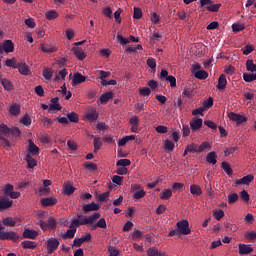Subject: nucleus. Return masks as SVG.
I'll return each instance as SVG.
<instances>
[{
	"label": "nucleus",
	"instance_id": "nucleus-9",
	"mask_svg": "<svg viewBox=\"0 0 256 256\" xmlns=\"http://www.w3.org/2000/svg\"><path fill=\"white\" fill-rule=\"evenodd\" d=\"M13 206V200L7 199L6 196L0 198V211H5Z\"/></svg>",
	"mask_w": 256,
	"mask_h": 256
},
{
	"label": "nucleus",
	"instance_id": "nucleus-14",
	"mask_svg": "<svg viewBox=\"0 0 256 256\" xmlns=\"http://www.w3.org/2000/svg\"><path fill=\"white\" fill-rule=\"evenodd\" d=\"M53 205H57V199L53 197L43 198L41 200L42 207H53Z\"/></svg>",
	"mask_w": 256,
	"mask_h": 256
},
{
	"label": "nucleus",
	"instance_id": "nucleus-15",
	"mask_svg": "<svg viewBox=\"0 0 256 256\" xmlns=\"http://www.w3.org/2000/svg\"><path fill=\"white\" fill-rule=\"evenodd\" d=\"M226 87H227V76H225V74H221L220 77L218 78L217 89H219V91H223Z\"/></svg>",
	"mask_w": 256,
	"mask_h": 256
},
{
	"label": "nucleus",
	"instance_id": "nucleus-53",
	"mask_svg": "<svg viewBox=\"0 0 256 256\" xmlns=\"http://www.w3.org/2000/svg\"><path fill=\"white\" fill-rule=\"evenodd\" d=\"M245 29V24H233L232 30L234 33H239V31H243Z\"/></svg>",
	"mask_w": 256,
	"mask_h": 256
},
{
	"label": "nucleus",
	"instance_id": "nucleus-5",
	"mask_svg": "<svg viewBox=\"0 0 256 256\" xmlns=\"http://www.w3.org/2000/svg\"><path fill=\"white\" fill-rule=\"evenodd\" d=\"M19 235L14 231H2L0 232V241H17Z\"/></svg>",
	"mask_w": 256,
	"mask_h": 256
},
{
	"label": "nucleus",
	"instance_id": "nucleus-44",
	"mask_svg": "<svg viewBox=\"0 0 256 256\" xmlns=\"http://www.w3.org/2000/svg\"><path fill=\"white\" fill-rule=\"evenodd\" d=\"M109 197H111V192L106 191V192L99 195V201L107 203V201H109Z\"/></svg>",
	"mask_w": 256,
	"mask_h": 256
},
{
	"label": "nucleus",
	"instance_id": "nucleus-24",
	"mask_svg": "<svg viewBox=\"0 0 256 256\" xmlns=\"http://www.w3.org/2000/svg\"><path fill=\"white\" fill-rule=\"evenodd\" d=\"M173 197V191L171 189H164L160 194V199L167 201Z\"/></svg>",
	"mask_w": 256,
	"mask_h": 256
},
{
	"label": "nucleus",
	"instance_id": "nucleus-34",
	"mask_svg": "<svg viewBox=\"0 0 256 256\" xmlns=\"http://www.w3.org/2000/svg\"><path fill=\"white\" fill-rule=\"evenodd\" d=\"M45 17L46 19H48V21H53L54 19H57V17H59V14L55 10H50L46 12Z\"/></svg>",
	"mask_w": 256,
	"mask_h": 256
},
{
	"label": "nucleus",
	"instance_id": "nucleus-25",
	"mask_svg": "<svg viewBox=\"0 0 256 256\" xmlns=\"http://www.w3.org/2000/svg\"><path fill=\"white\" fill-rule=\"evenodd\" d=\"M190 193L199 197V195H203V190L198 185L193 184L190 186Z\"/></svg>",
	"mask_w": 256,
	"mask_h": 256
},
{
	"label": "nucleus",
	"instance_id": "nucleus-62",
	"mask_svg": "<svg viewBox=\"0 0 256 256\" xmlns=\"http://www.w3.org/2000/svg\"><path fill=\"white\" fill-rule=\"evenodd\" d=\"M209 147H211V145L209 144V142H203V143L198 147V153H203V151H205V149H209Z\"/></svg>",
	"mask_w": 256,
	"mask_h": 256
},
{
	"label": "nucleus",
	"instance_id": "nucleus-37",
	"mask_svg": "<svg viewBox=\"0 0 256 256\" xmlns=\"http://www.w3.org/2000/svg\"><path fill=\"white\" fill-rule=\"evenodd\" d=\"M164 149L166 151H168L169 153H171L174 149H175V143H173V141L171 140H166L164 143Z\"/></svg>",
	"mask_w": 256,
	"mask_h": 256
},
{
	"label": "nucleus",
	"instance_id": "nucleus-52",
	"mask_svg": "<svg viewBox=\"0 0 256 256\" xmlns=\"http://www.w3.org/2000/svg\"><path fill=\"white\" fill-rule=\"evenodd\" d=\"M34 91L38 97H45V90L43 89V86H36Z\"/></svg>",
	"mask_w": 256,
	"mask_h": 256
},
{
	"label": "nucleus",
	"instance_id": "nucleus-31",
	"mask_svg": "<svg viewBox=\"0 0 256 256\" xmlns=\"http://www.w3.org/2000/svg\"><path fill=\"white\" fill-rule=\"evenodd\" d=\"M194 77H196V79H207V77H209V73H207V71L205 70H198L197 72L194 73Z\"/></svg>",
	"mask_w": 256,
	"mask_h": 256
},
{
	"label": "nucleus",
	"instance_id": "nucleus-12",
	"mask_svg": "<svg viewBox=\"0 0 256 256\" xmlns=\"http://www.w3.org/2000/svg\"><path fill=\"white\" fill-rule=\"evenodd\" d=\"M238 250L239 255H249L253 253V248L247 244H239Z\"/></svg>",
	"mask_w": 256,
	"mask_h": 256
},
{
	"label": "nucleus",
	"instance_id": "nucleus-29",
	"mask_svg": "<svg viewBox=\"0 0 256 256\" xmlns=\"http://www.w3.org/2000/svg\"><path fill=\"white\" fill-rule=\"evenodd\" d=\"M3 225L6 227H15L17 225V221H15L12 217H7L2 220Z\"/></svg>",
	"mask_w": 256,
	"mask_h": 256
},
{
	"label": "nucleus",
	"instance_id": "nucleus-49",
	"mask_svg": "<svg viewBox=\"0 0 256 256\" xmlns=\"http://www.w3.org/2000/svg\"><path fill=\"white\" fill-rule=\"evenodd\" d=\"M146 63L150 69H153L154 71L157 69V61L155 58H148Z\"/></svg>",
	"mask_w": 256,
	"mask_h": 256
},
{
	"label": "nucleus",
	"instance_id": "nucleus-10",
	"mask_svg": "<svg viewBox=\"0 0 256 256\" xmlns=\"http://www.w3.org/2000/svg\"><path fill=\"white\" fill-rule=\"evenodd\" d=\"M86 119L90 121V123H93L99 119V113L97 112L96 109H90L85 115Z\"/></svg>",
	"mask_w": 256,
	"mask_h": 256
},
{
	"label": "nucleus",
	"instance_id": "nucleus-16",
	"mask_svg": "<svg viewBox=\"0 0 256 256\" xmlns=\"http://www.w3.org/2000/svg\"><path fill=\"white\" fill-rule=\"evenodd\" d=\"M253 179H255V176L253 175H246L242 177L241 179L236 181V185H249V183H252Z\"/></svg>",
	"mask_w": 256,
	"mask_h": 256
},
{
	"label": "nucleus",
	"instance_id": "nucleus-47",
	"mask_svg": "<svg viewBox=\"0 0 256 256\" xmlns=\"http://www.w3.org/2000/svg\"><path fill=\"white\" fill-rule=\"evenodd\" d=\"M10 135H12V137H21V130L18 127H12L10 128Z\"/></svg>",
	"mask_w": 256,
	"mask_h": 256
},
{
	"label": "nucleus",
	"instance_id": "nucleus-58",
	"mask_svg": "<svg viewBox=\"0 0 256 256\" xmlns=\"http://www.w3.org/2000/svg\"><path fill=\"white\" fill-rule=\"evenodd\" d=\"M147 255L148 256H158L159 250L156 247H151L147 250Z\"/></svg>",
	"mask_w": 256,
	"mask_h": 256
},
{
	"label": "nucleus",
	"instance_id": "nucleus-22",
	"mask_svg": "<svg viewBox=\"0 0 256 256\" xmlns=\"http://www.w3.org/2000/svg\"><path fill=\"white\" fill-rule=\"evenodd\" d=\"M25 159L28 165V169H34V167H37V160H35L31 154H27Z\"/></svg>",
	"mask_w": 256,
	"mask_h": 256
},
{
	"label": "nucleus",
	"instance_id": "nucleus-63",
	"mask_svg": "<svg viewBox=\"0 0 256 256\" xmlns=\"http://www.w3.org/2000/svg\"><path fill=\"white\" fill-rule=\"evenodd\" d=\"M245 239H248V241L255 240L256 239V232L255 231L247 232L245 234Z\"/></svg>",
	"mask_w": 256,
	"mask_h": 256
},
{
	"label": "nucleus",
	"instance_id": "nucleus-26",
	"mask_svg": "<svg viewBox=\"0 0 256 256\" xmlns=\"http://www.w3.org/2000/svg\"><path fill=\"white\" fill-rule=\"evenodd\" d=\"M1 85L6 91H13V82L10 80L3 78L1 80Z\"/></svg>",
	"mask_w": 256,
	"mask_h": 256
},
{
	"label": "nucleus",
	"instance_id": "nucleus-51",
	"mask_svg": "<svg viewBox=\"0 0 256 256\" xmlns=\"http://www.w3.org/2000/svg\"><path fill=\"white\" fill-rule=\"evenodd\" d=\"M20 123H22V125H25L26 127H29V125H31V117L25 114L20 120Z\"/></svg>",
	"mask_w": 256,
	"mask_h": 256
},
{
	"label": "nucleus",
	"instance_id": "nucleus-4",
	"mask_svg": "<svg viewBox=\"0 0 256 256\" xmlns=\"http://www.w3.org/2000/svg\"><path fill=\"white\" fill-rule=\"evenodd\" d=\"M15 51V44L11 40H5L4 42L0 43V54L3 53H13Z\"/></svg>",
	"mask_w": 256,
	"mask_h": 256
},
{
	"label": "nucleus",
	"instance_id": "nucleus-48",
	"mask_svg": "<svg viewBox=\"0 0 256 256\" xmlns=\"http://www.w3.org/2000/svg\"><path fill=\"white\" fill-rule=\"evenodd\" d=\"M222 169H224L227 175H233V169H231V166L229 165V163L222 162Z\"/></svg>",
	"mask_w": 256,
	"mask_h": 256
},
{
	"label": "nucleus",
	"instance_id": "nucleus-38",
	"mask_svg": "<svg viewBox=\"0 0 256 256\" xmlns=\"http://www.w3.org/2000/svg\"><path fill=\"white\" fill-rule=\"evenodd\" d=\"M243 79L246 83H253V81H256V74L244 73Z\"/></svg>",
	"mask_w": 256,
	"mask_h": 256
},
{
	"label": "nucleus",
	"instance_id": "nucleus-39",
	"mask_svg": "<svg viewBox=\"0 0 256 256\" xmlns=\"http://www.w3.org/2000/svg\"><path fill=\"white\" fill-rule=\"evenodd\" d=\"M213 216L217 221H221L223 217H225V212L220 209V210H213Z\"/></svg>",
	"mask_w": 256,
	"mask_h": 256
},
{
	"label": "nucleus",
	"instance_id": "nucleus-8",
	"mask_svg": "<svg viewBox=\"0 0 256 256\" xmlns=\"http://www.w3.org/2000/svg\"><path fill=\"white\" fill-rule=\"evenodd\" d=\"M17 69L20 75H25L26 77L28 75H31V70L29 69V65H27V63L25 62H19Z\"/></svg>",
	"mask_w": 256,
	"mask_h": 256
},
{
	"label": "nucleus",
	"instance_id": "nucleus-23",
	"mask_svg": "<svg viewBox=\"0 0 256 256\" xmlns=\"http://www.w3.org/2000/svg\"><path fill=\"white\" fill-rule=\"evenodd\" d=\"M28 152L30 155H39V148L31 140L29 141Z\"/></svg>",
	"mask_w": 256,
	"mask_h": 256
},
{
	"label": "nucleus",
	"instance_id": "nucleus-1",
	"mask_svg": "<svg viewBox=\"0 0 256 256\" xmlns=\"http://www.w3.org/2000/svg\"><path fill=\"white\" fill-rule=\"evenodd\" d=\"M101 217V213L95 212L90 216H85L81 213L77 214V218H74L70 223V229L66 231V233L62 234V239H73L75 234L77 233V227H81L83 225H93L97 219Z\"/></svg>",
	"mask_w": 256,
	"mask_h": 256
},
{
	"label": "nucleus",
	"instance_id": "nucleus-64",
	"mask_svg": "<svg viewBox=\"0 0 256 256\" xmlns=\"http://www.w3.org/2000/svg\"><path fill=\"white\" fill-rule=\"evenodd\" d=\"M167 131H169V128H167V126L159 125L156 127L157 133L165 134V133H167Z\"/></svg>",
	"mask_w": 256,
	"mask_h": 256
},
{
	"label": "nucleus",
	"instance_id": "nucleus-50",
	"mask_svg": "<svg viewBox=\"0 0 256 256\" xmlns=\"http://www.w3.org/2000/svg\"><path fill=\"white\" fill-rule=\"evenodd\" d=\"M103 145V142H101V138H95L94 139V153H97L99 149H101V146Z\"/></svg>",
	"mask_w": 256,
	"mask_h": 256
},
{
	"label": "nucleus",
	"instance_id": "nucleus-30",
	"mask_svg": "<svg viewBox=\"0 0 256 256\" xmlns=\"http://www.w3.org/2000/svg\"><path fill=\"white\" fill-rule=\"evenodd\" d=\"M42 75L46 81H51L53 78V69L51 68H45L42 72Z\"/></svg>",
	"mask_w": 256,
	"mask_h": 256
},
{
	"label": "nucleus",
	"instance_id": "nucleus-2",
	"mask_svg": "<svg viewBox=\"0 0 256 256\" xmlns=\"http://www.w3.org/2000/svg\"><path fill=\"white\" fill-rule=\"evenodd\" d=\"M176 227L180 235H191V228L188 220H181L176 223Z\"/></svg>",
	"mask_w": 256,
	"mask_h": 256
},
{
	"label": "nucleus",
	"instance_id": "nucleus-59",
	"mask_svg": "<svg viewBox=\"0 0 256 256\" xmlns=\"http://www.w3.org/2000/svg\"><path fill=\"white\" fill-rule=\"evenodd\" d=\"M49 229H55L57 227V220L55 218L50 217L47 221Z\"/></svg>",
	"mask_w": 256,
	"mask_h": 256
},
{
	"label": "nucleus",
	"instance_id": "nucleus-46",
	"mask_svg": "<svg viewBox=\"0 0 256 256\" xmlns=\"http://www.w3.org/2000/svg\"><path fill=\"white\" fill-rule=\"evenodd\" d=\"M141 17H143V10H141L139 7H134L133 18L141 19Z\"/></svg>",
	"mask_w": 256,
	"mask_h": 256
},
{
	"label": "nucleus",
	"instance_id": "nucleus-36",
	"mask_svg": "<svg viewBox=\"0 0 256 256\" xmlns=\"http://www.w3.org/2000/svg\"><path fill=\"white\" fill-rule=\"evenodd\" d=\"M246 69L247 71H250V73H256V64L253 62V60L246 61Z\"/></svg>",
	"mask_w": 256,
	"mask_h": 256
},
{
	"label": "nucleus",
	"instance_id": "nucleus-20",
	"mask_svg": "<svg viewBox=\"0 0 256 256\" xmlns=\"http://www.w3.org/2000/svg\"><path fill=\"white\" fill-rule=\"evenodd\" d=\"M113 97V92H106L100 96L101 105H107L109 100Z\"/></svg>",
	"mask_w": 256,
	"mask_h": 256
},
{
	"label": "nucleus",
	"instance_id": "nucleus-56",
	"mask_svg": "<svg viewBox=\"0 0 256 256\" xmlns=\"http://www.w3.org/2000/svg\"><path fill=\"white\" fill-rule=\"evenodd\" d=\"M240 198L242 199V201H245L246 203H248L250 199L249 192H247L246 190H242L240 192Z\"/></svg>",
	"mask_w": 256,
	"mask_h": 256
},
{
	"label": "nucleus",
	"instance_id": "nucleus-40",
	"mask_svg": "<svg viewBox=\"0 0 256 256\" xmlns=\"http://www.w3.org/2000/svg\"><path fill=\"white\" fill-rule=\"evenodd\" d=\"M236 201H239V194L238 193H231V194L228 195L229 205H233V203H236Z\"/></svg>",
	"mask_w": 256,
	"mask_h": 256
},
{
	"label": "nucleus",
	"instance_id": "nucleus-61",
	"mask_svg": "<svg viewBox=\"0 0 256 256\" xmlns=\"http://www.w3.org/2000/svg\"><path fill=\"white\" fill-rule=\"evenodd\" d=\"M204 125H206V127H209V129H213L214 131L217 130V124H215V122L211 120H205Z\"/></svg>",
	"mask_w": 256,
	"mask_h": 256
},
{
	"label": "nucleus",
	"instance_id": "nucleus-18",
	"mask_svg": "<svg viewBox=\"0 0 256 256\" xmlns=\"http://www.w3.org/2000/svg\"><path fill=\"white\" fill-rule=\"evenodd\" d=\"M41 51L43 53H56L57 47L49 45V44H41Z\"/></svg>",
	"mask_w": 256,
	"mask_h": 256
},
{
	"label": "nucleus",
	"instance_id": "nucleus-35",
	"mask_svg": "<svg viewBox=\"0 0 256 256\" xmlns=\"http://www.w3.org/2000/svg\"><path fill=\"white\" fill-rule=\"evenodd\" d=\"M67 119L70 123H79V115H77L75 112L68 113Z\"/></svg>",
	"mask_w": 256,
	"mask_h": 256
},
{
	"label": "nucleus",
	"instance_id": "nucleus-21",
	"mask_svg": "<svg viewBox=\"0 0 256 256\" xmlns=\"http://www.w3.org/2000/svg\"><path fill=\"white\" fill-rule=\"evenodd\" d=\"M206 161L210 165H217V153L215 152H210L206 156Z\"/></svg>",
	"mask_w": 256,
	"mask_h": 256
},
{
	"label": "nucleus",
	"instance_id": "nucleus-27",
	"mask_svg": "<svg viewBox=\"0 0 256 256\" xmlns=\"http://www.w3.org/2000/svg\"><path fill=\"white\" fill-rule=\"evenodd\" d=\"M0 135L9 137L11 135V128L7 127L5 124H0Z\"/></svg>",
	"mask_w": 256,
	"mask_h": 256
},
{
	"label": "nucleus",
	"instance_id": "nucleus-60",
	"mask_svg": "<svg viewBox=\"0 0 256 256\" xmlns=\"http://www.w3.org/2000/svg\"><path fill=\"white\" fill-rule=\"evenodd\" d=\"M165 81L170 83V87H177V79L175 76H168Z\"/></svg>",
	"mask_w": 256,
	"mask_h": 256
},
{
	"label": "nucleus",
	"instance_id": "nucleus-6",
	"mask_svg": "<svg viewBox=\"0 0 256 256\" xmlns=\"http://www.w3.org/2000/svg\"><path fill=\"white\" fill-rule=\"evenodd\" d=\"M71 51L78 61H83L87 57V54H85L83 48L79 46L72 47Z\"/></svg>",
	"mask_w": 256,
	"mask_h": 256
},
{
	"label": "nucleus",
	"instance_id": "nucleus-17",
	"mask_svg": "<svg viewBox=\"0 0 256 256\" xmlns=\"http://www.w3.org/2000/svg\"><path fill=\"white\" fill-rule=\"evenodd\" d=\"M190 127H191L192 131H199V129H201V127H203V119L197 118L194 121H191Z\"/></svg>",
	"mask_w": 256,
	"mask_h": 256
},
{
	"label": "nucleus",
	"instance_id": "nucleus-42",
	"mask_svg": "<svg viewBox=\"0 0 256 256\" xmlns=\"http://www.w3.org/2000/svg\"><path fill=\"white\" fill-rule=\"evenodd\" d=\"M145 107H147L146 105H145V103H143V102H138V103H136L135 104V106H134V112L135 113H141V111H145Z\"/></svg>",
	"mask_w": 256,
	"mask_h": 256
},
{
	"label": "nucleus",
	"instance_id": "nucleus-19",
	"mask_svg": "<svg viewBox=\"0 0 256 256\" xmlns=\"http://www.w3.org/2000/svg\"><path fill=\"white\" fill-rule=\"evenodd\" d=\"M22 249H37V242L25 240L21 242Z\"/></svg>",
	"mask_w": 256,
	"mask_h": 256
},
{
	"label": "nucleus",
	"instance_id": "nucleus-13",
	"mask_svg": "<svg viewBox=\"0 0 256 256\" xmlns=\"http://www.w3.org/2000/svg\"><path fill=\"white\" fill-rule=\"evenodd\" d=\"M87 81V78L83 76L81 73L77 72L74 74L72 85H81V83H85Z\"/></svg>",
	"mask_w": 256,
	"mask_h": 256
},
{
	"label": "nucleus",
	"instance_id": "nucleus-54",
	"mask_svg": "<svg viewBox=\"0 0 256 256\" xmlns=\"http://www.w3.org/2000/svg\"><path fill=\"white\" fill-rule=\"evenodd\" d=\"M186 149H188L189 153H199L198 146L195 143L186 146Z\"/></svg>",
	"mask_w": 256,
	"mask_h": 256
},
{
	"label": "nucleus",
	"instance_id": "nucleus-57",
	"mask_svg": "<svg viewBox=\"0 0 256 256\" xmlns=\"http://www.w3.org/2000/svg\"><path fill=\"white\" fill-rule=\"evenodd\" d=\"M140 95H143L144 97H149L151 95V89L148 87H143L139 89Z\"/></svg>",
	"mask_w": 256,
	"mask_h": 256
},
{
	"label": "nucleus",
	"instance_id": "nucleus-45",
	"mask_svg": "<svg viewBox=\"0 0 256 256\" xmlns=\"http://www.w3.org/2000/svg\"><path fill=\"white\" fill-rule=\"evenodd\" d=\"M64 193L65 195H73V193H75V187L71 184H66L64 187Z\"/></svg>",
	"mask_w": 256,
	"mask_h": 256
},
{
	"label": "nucleus",
	"instance_id": "nucleus-55",
	"mask_svg": "<svg viewBox=\"0 0 256 256\" xmlns=\"http://www.w3.org/2000/svg\"><path fill=\"white\" fill-rule=\"evenodd\" d=\"M221 8V4H211L207 7L208 11H211L212 13H217L219 9Z\"/></svg>",
	"mask_w": 256,
	"mask_h": 256
},
{
	"label": "nucleus",
	"instance_id": "nucleus-28",
	"mask_svg": "<svg viewBox=\"0 0 256 256\" xmlns=\"http://www.w3.org/2000/svg\"><path fill=\"white\" fill-rule=\"evenodd\" d=\"M5 64L7 67H12V69H17L19 67V62H17V58L15 57L7 59Z\"/></svg>",
	"mask_w": 256,
	"mask_h": 256
},
{
	"label": "nucleus",
	"instance_id": "nucleus-43",
	"mask_svg": "<svg viewBox=\"0 0 256 256\" xmlns=\"http://www.w3.org/2000/svg\"><path fill=\"white\" fill-rule=\"evenodd\" d=\"M253 51H255V47H253V45L248 44L242 48L243 55H250Z\"/></svg>",
	"mask_w": 256,
	"mask_h": 256
},
{
	"label": "nucleus",
	"instance_id": "nucleus-32",
	"mask_svg": "<svg viewBox=\"0 0 256 256\" xmlns=\"http://www.w3.org/2000/svg\"><path fill=\"white\" fill-rule=\"evenodd\" d=\"M9 111L11 115L17 116L21 113V106L19 104H13L10 106Z\"/></svg>",
	"mask_w": 256,
	"mask_h": 256
},
{
	"label": "nucleus",
	"instance_id": "nucleus-7",
	"mask_svg": "<svg viewBox=\"0 0 256 256\" xmlns=\"http://www.w3.org/2000/svg\"><path fill=\"white\" fill-rule=\"evenodd\" d=\"M22 237H24V239H37V237H39V232L25 228Z\"/></svg>",
	"mask_w": 256,
	"mask_h": 256
},
{
	"label": "nucleus",
	"instance_id": "nucleus-33",
	"mask_svg": "<svg viewBox=\"0 0 256 256\" xmlns=\"http://www.w3.org/2000/svg\"><path fill=\"white\" fill-rule=\"evenodd\" d=\"M14 189L15 188L13 187V185L6 184L4 186V188L2 189V191H3L4 195H5L4 197H9L13 193Z\"/></svg>",
	"mask_w": 256,
	"mask_h": 256
},
{
	"label": "nucleus",
	"instance_id": "nucleus-11",
	"mask_svg": "<svg viewBox=\"0 0 256 256\" xmlns=\"http://www.w3.org/2000/svg\"><path fill=\"white\" fill-rule=\"evenodd\" d=\"M101 206H99V204L92 202L90 204H85L82 207V211L83 213H89L90 211H99Z\"/></svg>",
	"mask_w": 256,
	"mask_h": 256
},
{
	"label": "nucleus",
	"instance_id": "nucleus-3",
	"mask_svg": "<svg viewBox=\"0 0 256 256\" xmlns=\"http://www.w3.org/2000/svg\"><path fill=\"white\" fill-rule=\"evenodd\" d=\"M59 240L57 238H50L46 242V248L48 255H53L57 249H59Z\"/></svg>",
	"mask_w": 256,
	"mask_h": 256
},
{
	"label": "nucleus",
	"instance_id": "nucleus-41",
	"mask_svg": "<svg viewBox=\"0 0 256 256\" xmlns=\"http://www.w3.org/2000/svg\"><path fill=\"white\" fill-rule=\"evenodd\" d=\"M129 165H131V160H129V159H120L116 163L117 167H124V168H126V167H129Z\"/></svg>",
	"mask_w": 256,
	"mask_h": 256
}]
</instances>
